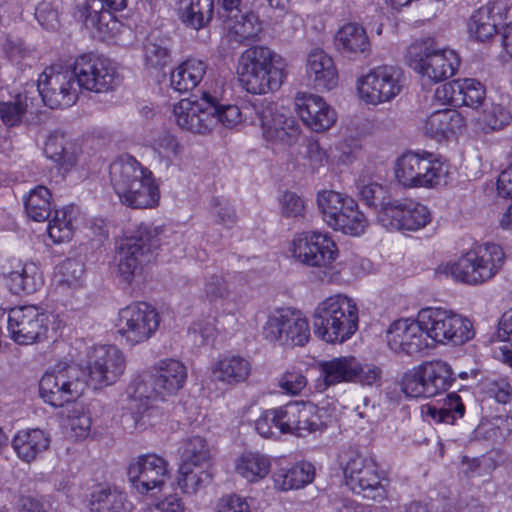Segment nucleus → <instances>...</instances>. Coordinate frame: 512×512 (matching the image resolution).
<instances>
[{
	"label": "nucleus",
	"instance_id": "obj_23",
	"mask_svg": "<svg viewBox=\"0 0 512 512\" xmlns=\"http://www.w3.org/2000/svg\"><path fill=\"white\" fill-rule=\"evenodd\" d=\"M378 221L390 230L416 231L425 227L431 216L428 208L413 200H394L381 204Z\"/></svg>",
	"mask_w": 512,
	"mask_h": 512
},
{
	"label": "nucleus",
	"instance_id": "obj_27",
	"mask_svg": "<svg viewBox=\"0 0 512 512\" xmlns=\"http://www.w3.org/2000/svg\"><path fill=\"white\" fill-rule=\"evenodd\" d=\"M386 339L390 349L396 353L412 355L431 347L420 322V311L415 320L402 318L392 322L387 329Z\"/></svg>",
	"mask_w": 512,
	"mask_h": 512
},
{
	"label": "nucleus",
	"instance_id": "obj_44",
	"mask_svg": "<svg viewBox=\"0 0 512 512\" xmlns=\"http://www.w3.org/2000/svg\"><path fill=\"white\" fill-rule=\"evenodd\" d=\"M315 475L314 466L301 462L290 468H280L274 473L276 487L283 491L299 489L312 482Z\"/></svg>",
	"mask_w": 512,
	"mask_h": 512
},
{
	"label": "nucleus",
	"instance_id": "obj_34",
	"mask_svg": "<svg viewBox=\"0 0 512 512\" xmlns=\"http://www.w3.org/2000/svg\"><path fill=\"white\" fill-rule=\"evenodd\" d=\"M155 385L160 393L166 397L175 394L185 385L187 368L179 360L163 359L154 367Z\"/></svg>",
	"mask_w": 512,
	"mask_h": 512
},
{
	"label": "nucleus",
	"instance_id": "obj_46",
	"mask_svg": "<svg viewBox=\"0 0 512 512\" xmlns=\"http://www.w3.org/2000/svg\"><path fill=\"white\" fill-rule=\"evenodd\" d=\"M205 99L208 103L207 108L215 119V126L222 124L231 128L241 122L240 109L236 105L224 103L218 90H205Z\"/></svg>",
	"mask_w": 512,
	"mask_h": 512
},
{
	"label": "nucleus",
	"instance_id": "obj_14",
	"mask_svg": "<svg viewBox=\"0 0 512 512\" xmlns=\"http://www.w3.org/2000/svg\"><path fill=\"white\" fill-rule=\"evenodd\" d=\"M264 338L281 346H304L310 338L307 318L289 307L271 311L262 327Z\"/></svg>",
	"mask_w": 512,
	"mask_h": 512
},
{
	"label": "nucleus",
	"instance_id": "obj_13",
	"mask_svg": "<svg viewBox=\"0 0 512 512\" xmlns=\"http://www.w3.org/2000/svg\"><path fill=\"white\" fill-rule=\"evenodd\" d=\"M85 383L81 380V370L74 364L58 363L42 376L39 382L43 400L54 407L81 396Z\"/></svg>",
	"mask_w": 512,
	"mask_h": 512
},
{
	"label": "nucleus",
	"instance_id": "obj_12",
	"mask_svg": "<svg viewBox=\"0 0 512 512\" xmlns=\"http://www.w3.org/2000/svg\"><path fill=\"white\" fill-rule=\"evenodd\" d=\"M51 314L36 305H20L7 313V330L10 338L19 345H32L48 339Z\"/></svg>",
	"mask_w": 512,
	"mask_h": 512
},
{
	"label": "nucleus",
	"instance_id": "obj_60",
	"mask_svg": "<svg viewBox=\"0 0 512 512\" xmlns=\"http://www.w3.org/2000/svg\"><path fill=\"white\" fill-rule=\"evenodd\" d=\"M203 292L210 302H214L227 299L231 289L223 275L212 274L205 277Z\"/></svg>",
	"mask_w": 512,
	"mask_h": 512
},
{
	"label": "nucleus",
	"instance_id": "obj_32",
	"mask_svg": "<svg viewBox=\"0 0 512 512\" xmlns=\"http://www.w3.org/2000/svg\"><path fill=\"white\" fill-rule=\"evenodd\" d=\"M307 75L318 90H332L338 83V72L333 59L323 50L316 49L307 58Z\"/></svg>",
	"mask_w": 512,
	"mask_h": 512
},
{
	"label": "nucleus",
	"instance_id": "obj_59",
	"mask_svg": "<svg viewBox=\"0 0 512 512\" xmlns=\"http://www.w3.org/2000/svg\"><path fill=\"white\" fill-rule=\"evenodd\" d=\"M59 283L70 288H78L83 284L84 265L75 259H66L59 266Z\"/></svg>",
	"mask_w": 512,
	"mask_h": 512
},
{
	"label": "nucleus",
	"instance_id": "obj_3",
	"mask_svg": "<svg viewBox=\"0 0 512 512\" xmlns=\"http://www.w3.org/2000/svg\"><path fill=\"white\" fill-rule=\"evenodd\" d=\"M285 67L284 59L270 48L253 46L241 54L238 71L247 92L266 94L280 88Z\"/></svg>",
	"mask_w": 512,
	"mask_h": 512
},
{
	"label": "nucleus",
	"instance_id": "obj_1",
	"mask_svg": "<svg viewBox=\"0 0 512 512\" xmlns=\"http://www.w3.org/2000/svg\"><path fill=\"white\" fill-rule=\"evenodd\" d=\"M110 181L120 201L132 208L158 205L160 191L152 172L134 157L120 156L109 167Z\"/></svg>",
	"mask_w": 512,
	"mask_h": 512
},
{
	"label": "nucleus",
	"instance_id": "obj_61",
	"mask_svg": "<svg viewBox=\"0 0 512 512\" xmlns=\"http://www.w3.org/2000/svg\"><path fill=\"white\" fill-rule=\"evenodd\" d=\"M211 213L218 224L227 228L237 222V214L229 200L222 197H213L211 200Z\"/></svg>",
	"mask_w": 512,
	"mask_h": 512
},
{
	"label": "nucleus",
	"instance_id": "obj_42",
	"mask_svg": "<svg viewBox=\"0 0 512 512\" xmlns=\"http://www.w3.org/2000/svg\"><path fill=\"white\" fill-rule=\"evenodd\" d=\"M44 284L42 272L32 262L25 263L20 270L11 271L8 274V287L12 294H32L38 291Z\"/></svg>",
	"mask_w": 512,
	"mask_h": 512
},
{
	"label": "nucleus",
	"instance_id": "obj_63",
	"mask_svg": "<svg viewBox=\"0 0 512 512\" xmlns=\"http://www.w3.org/2000/svg\"><path fill=\"white\" fill-rule=\"evenodd\" d=\"M2 49L6 58L16 65L32 56V50L19 38L8 37L3 43Z\"/></svg>",
	"mask_w": 512,
	"mask_h": 512
},
{
	"label": "nucleus",
	"instance_id": "obj_10",
	"mask_svg": "<svg viewBox=\"0 0 512 512\" xmlns=\"http://www.w3.org/2000/svg\"><path fill=\"white\" fill-rule=\"evenodd\" d=\"M448 166L430 153L408 152L397 159L395 176L406 188H435L445 183Z\"/></svg>",
	"mask_w": 512,
	"mask_h": 512
},
{
	"label": "nucleus",
	"instance_id": "obj_41",
	"mask_svg": "<svg viewBox=\"0 0 512 512\" xmlns=\"http://www.w3.org/2000/svg\"><path fill=\"white\" fill-rule=\"evenodd\" d=\"M207 65L198 59H188L170 74V85L179 93H186L198 86L206 73Z\"/></svg>",
	"mask_w": 512,
	"mask_h": 512
},
{
	"label": "nucleus",
	"instance_id": "obj_55",
	"mask_svg": "<svg viewBox=\"0 0 512 512\" xmlns=\"http://www.w3.org/2000/svg\"><path fill=\"white\" fill-rule=\"evenodd\" d=\"M498 336L502 338L503 344L494 349V357L512 366V308L502 315L499 321Z\"/></svg>",
	"mask_w": 512,
	"mask_h": 512
},
{
	"label": "nucleus",
	"instance_id": "obj_17",
	"mask_svg": "<svg viewBox=\"0 0 512 512\" xmlns=\"http://www.w3.org/2000/svg\"><path fill=\"white\" fill-rule=\"evenodd\" d=\"M403 88V75L394 66H378L358 81V94L366 104L379 105L390 102Z\"/></svg>",
	"mask_w": 512,
	"mask_h": 512
},
{
	"label": "nucleus",
	"instance_id": "obj_39",
	"mask_svg": "<svg viewBox=\"0 0 512 512\" xmlns=\"http://www.w3.org/2000/svg\"><path fill=\"white\" fill-rule=\"evenodd\" d=\"M465 127V120L454 109H441L432 112L425 120L424 129L431 137H447L449 133L455 134Z\"/></svg>",
	"mask_w": 512,
	"mask_h": 512
},
{
	"label": "nucleus",
	"instance_id": "obj_40",
	"mask_svg": "<svg viewBox=\"0 0 512 512\" xmlns=\"http://www.w3.org/2000/svg\"><path fill=\"white\" fill-rule=\"evenodd\" d=\"M335 42L343 54L367 56L370 53V41L365 29L355 23L341 27L336 34Z\"/></svg>",
	"mask_w": 512,
	"mask_h": 512
},
{
	"label": "nucleus",
	"instance_id": "obj_31",
	"mask_svg": "<svg viewBox=\"0 0 512 512\" xmlns=\"http://www.w3.org/2000/svg\"><path fill=\"white\" fill-rule=\"evenodd\" d=\"M241 0H222L224 27L234 39L242 43L251 40L261 32V23L258 17L252 12H242L239 9Z\"/></svg>",
	"mask_w": 512,
	"mask_h": 512
},
{
	"label": "nucleus",
	"instance_id": "obj_28",
	"mask_svg": "<svg viewBox=\"0 0 512 512\" xmlns=\"http://www.w3.org/2000/svg\"><path fill=\"white\" fill-rule=\"evenodd\" d=\"M318 377L314 383V391L325 392L328 388L341 383L355 382L360 371V362L354 356H340L316 363Z\"/></svg>",
	"mask_w": 512,
	"mask_h": 512
},
{
	"label": "nucleus",
	"instance_id": "obj_48",
	"mask_svg": "<svg viewBox=\"0 0 512 512\" xmlns=\"http://www.w3.org/2000/svg\"><path fill=\"white\" fill-rule=\"evenodd\" d=\"M182 20L196 30L206 26L212 19L214 0H181Z\"/></svg>",
	"mask_w": 512,
	"mask_h": 512
},
{
	"label": "nucleus",
	"instance_id": "obj_29",
	"mask_svg": "<svg viewBox=\"0 0 512 512\" xmlns=\"http://www.w3.org/2000/svg\"><path fill=\"white\" fill-rule=\"evenodd\" d=\"M205 90L199 101L182 99L174 105L173 115L178 127L195 134H206L215 127V119L207 108Z\"/></svg>",
	"mask_w": 512,
	"mask_h": 512
},
{
	"label": "nucleus",
	"instance_id": "obj_52",
	"mask_svg": "<svg viewBox=\"0 0 512 512\" xmlns=\"http://www.w3.org/2000/svg\"><path fill=\"white\" fill-rule=\"evenodd\" d=\"M132 507L127 495L119 491L101 490L91 501L93 512H130Z\"/></svg>",
	"mask_w": 512,
	"mask_h": 512
},
{
	"label": "nucleus",
	"instance_id": "obj_26",
	"mask_svg": "<svg viewBox=\"0 0 512 512\" xmlns=\"http://www.w3.org/2000/svg\"><path fill=\"white\" fill-rule=\"evenodd\" d=\"M256 114L267 141L288 146L297 141L299 125L287 111H280L276 104L269 102L256 108Z\"/></svg>",
	"mask_w": 512,
	"mask_h": 512
},
{
	"label": "nucleus",
	"instance_id": "obj_4",
	"mask_svg": "<svg viewBox=\"0 0 512 512\" xmlns=\"http://www.w3.org/2000/svg\"><path fill=\"white\" fill-rule=\"evenodd\" d=\"M358 307L352 298L337 294L319 302L313 312L316 336L327 343H343L358 329Z\"/></svg>",
	"mask_w": 512,
	"mask_h": 512
},
{
	"label": "nucleus",
	"instance_id": "obj_50",
	"mask_svg": "<svg viewBox=\"0 0 512 512\" xmlns=\"http://www.w3.org/2000/svg\"><path fill=\"white\" fill-rule=\"evenodd\" d=\"M24 206L29 218L37 222L47 220L51 214V193L45 186L38 185L24 198Z\"/></svg>",
	"mask_w": 512,
	"mask_h": 512
},
{
	"label": "nucleus",
	"instance_id": "obj_35",
	"mask_svg": "<svg viewBox=\"0 0 512 512\" xmlns=\"http://www.w3.org/2000/svg\"><path fill=\"white\" fill-rule=\"evenodd\" d=\"M250 361L239 355H229L219 359L212 366V380L226 386L243 383L250 376Z\"/></svg>",
	"mask_w": 512,
	"mask_h": 512
},
{
	"label": "nucleus",
	"instance_id": "obj_5",
	"mask_svg": "<svg viewBox=\"0 0 512 512\" xmlns=\"http://www.w3.org/2000/svg\"><path fill=\"white\" fill-rule=\"evenodd\" d=\"M406 60L423 79L434 83L452 77L460 65V59L454 50L440 47L432 38L411 44Z\"/></svg>",
	"mask_w": 512,
	"mask_h": 512
},
{
	"label": "nucleus",
	"instance_id": "obj_37",
	"mask_svg": "<svg viewBox=\"0 0 512 512\" xmlns=\"http://www.w3.org/2000/svg\"><path fill=\"white\" fill-rule=\"evenodd\" d=\"M49 445V435L40 429L18 431L12 440V447L17 456L27 463L35 460Z\"/></svg>",
	"mask_w": 512,
	"mask_h": 512
},
{
	"label": "nucleus",
	"instance_id": "obj_64",
	"mask_svg": "<svg viewBox=\"0 0 512 512\" xmlns=\"http://www.w3.org/2000/svg\"><path fill=\"white\" fill-rule=\"evenodd\" d=\"M214 331V319L207 317L195 321L189 328L188 333L194 345L202 346L209 342L214 335Z\"/></svg>",
	"mask_w": 512,
	"mask_h": 512
},
{
	"label": "nucleus",
	"instance_id": "obj_24",
	"mask_svg": "<svg viewBox=\"0 0 512 512\" xmlns=\"http://www.w3.org/2000/svg\"><path fill=\"white\" fill-rule=\"evenodd\" d=\"M346 483L350 489L367 499H383L385 490L380 483L378 467L374 459L353 454L344 467Z\"/></svg>",
	"mask_w": 512,
	"mask_h": 512
},
{
	"label": "nucleus",
	"instance_id": "obj_20",
	"mask_svg": "<svg viewBox=\"0 0 512 512\" xmlns=\"http://www.w3.org/2000/svg\"><path fill=\"white\" fill-rule=\"evenodd\" d=\"M291 252L300 263L310 267L330 266L338 256V248L331 236L318 231L296 235L292 240Z\"/></svg>",
	"mask_w": 512,
	"mask_h": 512
},
{
	"label": "nucleus",
	"instance_id": "obj_38",
	"mask_svg": "<svg viewBox=\"0 0 512 512\" xmlns=\"http://www.w3.org/2000/svg\"><path fill=\"white\" fill-rule=\"evenodd\" d=\"M172 42L169 37L150 33L143 42V62L147 69L161 70L171 61Z\"/></svg>",
	"mask_w": 512,
	"mask_h": 512
},
{
	"label": "nucleus",
	"instance_id": "obj_45",
	"mask_svg": "<svg viewBox=\"0 0 512 512\" xmlns=\"http://www.w3.org/2000/svg\"><path fill=\"white\" fill-rule=\"evenodd\" d=\"M464 413L465 406L456 393L448 394L441 406L428 404L422 407V414L436 423L454 424Z\"/></svg>",
	"mask_w": 512,
	"mask_h": 512
},
{
	"label": "nucleus",
	"instance_id": "obj_62",
	"mask_svg": "<svg viewBox=\"0 0 512 512\" xmlns=\"http://www.w3.org/2000/svg\"><path fill=\"white\" fill-rule=\"evenodd\" d=\"M255 429L262 437H273L280 435V417L277 408L268 409L262 412L255 421Z\"/></svg>",
	"mask_w": 512,
	"mask_h": 512
},
{
	"label": "nucleus",
	"instance_id": "obj_49",
	"mask_svg": "<svg viewBox=\"0 0 512 512\" xmlns=\"http://www.w3.org/2000/svg\"><path fill=\"white\" fill-rule=\"evenodd\" d=\"M468 31L479 42L491 39L497 33V19L490 6L476 10L468 23Z\"/></svg>",
	"mask_w": 512,
	"mask_h": 512
},
{
	"label": "nucleus",
	"instance_id": "obj_33",
	"mask_svg": "<svg viewBox=\"0 0 512 512\" xmlns=\"http://www.w3.org/2000/svg\"><path fill=\"white\" fill-rule=\"evenodd\" d=\"M45 156L66 173L77 163V146L63 132H51L44 145Z\"/></svg>",
	"mask_w": 512,
	"mask_h": 512
},
{
	"label": "nucleus",
	"instance_id": "obj_8",
	"mask_svg": "<svg viewBox=\"0 0 512 512\" xmlns=\"http://www.w3.org/2000/svg\"><path fill=\"white\" fill-rule=\"evenodd\" d=\"M317 204L324 222L332 229L353 236L364 233L368 222L353 198L324 190L318 193Z\"/></svg>",
	"mask_w": 512,
	"mask_h": 512
},
{
	"label": "nucleus",
	"instance_id": "obj_21",
	"mask_svg": "<svg viewBox=\"0 0 512 512\" xmlns=\"http://www.w3.org/2000/svg\"><path fill=\"white\" fill-rule=\"evenodd\" d=\"M280 417V433L304 436L306 433L321 431L329 422L324 408L303 402H289L277 407Z\"/></svg>",
	"mask_w": 512,
	"mask_h": 512
},
{
	"label": "nucleus",
	"instance_id": "obj_30",
	"mask_svg": "<svg viewBox=\"0 0 512 512\" xmlns=\"http://www.w3.org/2000/svg\"><path fill=\"white\" fill-rule=\"evenodd\" d=\"M295 109L302 122L315 132L328 130L337 118L335 110L314 94L297 93Z\"/></svg>",
	"mask_w": 512,
	"mask_h": 512
},
{
	"label": "nucleus",
	"instance_id": "obj_43",
	"mask_svg": "<svg viewBox=\"0 0 512 512\" xmlns=\"http://www.w3.org/2000/svg\"><path fill=\"white\" fill-rule=\"evenodd\" d=\"M270 469V458L260 452H245L235 460V472L250 483L263 480Z\"/></svg>",
	"mask_w": 512,
	"mask_h": 512
},
{
	"label": "nucleus",
	"instance_id": "obj_53",
	"mask_svg": "<svg viewBox=\"0 0 512 512\" xmlns=\"http://www.w3.org/2000/svg\"><path fill=\"white\" fill-rule=\"evenodd\" d=\"M152 149L169 167L173 160L179 159L182 156L184 145L171 132L161 131L153 138Z\"/></svg>",
	"mask_w": 512,
	"mask_h": 512
},
{
	"label": "nucleus",
	"instance_id": "obj_7",
	"mask_svg": "<svg viewBox=\"0 0 512 512\" xmlns=\"http://www.w3.org/2000/svg\"><path fill=\"white\" fill-rule=\"evenodd\" d=\"M420 322L431 347L435 344L462 345L474 336L473 325L468 318L441 307L422 308Z\"/></svg>",
	"mask_w": 512,
	"mask_h": 512
},
{
	"label": "nucleus",
	"instance_id": "obj_25",
	"mask_svg": "<svg viewBox=\"0 0 512 512\" xmlns=\"http://www.w3.org/2000/svg\"><path fill=\"white\" fill-rule=\"evenodd\" d=\"M127 6V0H76V17L87 29L106 37L117 26L114 12Z\"/></svg>",
	"mask_w": 512,
	"mask_h": 512
},
{
	"label": "nucleus",
	"instance_id": "obj_58",
	"mask_svg": "<svg viewBox=\"0 0 512 512\" xmlns=\"http://www.w3.org/2000/svg\"><path fill=\"white\" fill-rule=\"evenodd\" d=\"M91 416L82 407H74L68 415L67 428L69 434L76 440L85 439L90 434Z\"/></svg>",
	"mask_w": 512,
	"mask_h": 512
},
{
	"label": "nucleus",
	"instance_id": "obj_36",
	"mask_svg": "<svg viewBox=\"0 0 512 512\" xmlns=\"http://www.w3.org/2000/svg\"><path fill=\"white\" fill-rule=\"evenodd\" d=\"M37 91L25 89L19 93L13 101L0 102V119L6 126H17L21 123L25 114H34L41 106V100Z\"/></svg>",
	"mask_w": 512,
	"mask_h": 512
},
{
	"label": "nucleus",
	"instance_id": "obj_18",
	"mask_svg": "<svg viewBox=\"0 0 512 512\" xmlns=\"http://www.w3.org/2000/svg\"><path fill=\"white\" fill-rule=\"evenodd\" d=\"M73 73L79 89L103 93L113 90L118 84V75L113 62L93 53L75 59Z\"/></svg>",
	"mask_w": 512,
	"mask_h": 512
},
{
	"label": "nucleus",
	"instance_id": "obj_15",
	"mask_svg": "<svg viewBox=\"0 0 512 512\" xmlns=\"http://www.w3.org/2000/svg\"><path fill=\"white\" fill-rule=\"evenodd\" d=\"M30 91H37L41 104L51 109L72 106L79 96V85L73 70L58 71L53 67L46 68L37 81V86L31 85Z\"/></svg>",
	"mask_w": 512,
	"mask_h": 512
},
{
	"label": "nucleus",
	"instance_id": "obj_22",
	"mask_svg": "<svg viewBox=\"0 0 512 512\" xmlns=\"http://www.w3.org/2000/svg\"><path fill=\"white\" fill-rule=\"evenodd\" d=\"M169 463L154 454H142L133 458L127 467V477L133 489L140 494L160 491L170 478Z\"/></svg>",
	"mask_w": 512,
	"mask_h": 512
},
{
	"label": "nucleus",
	"instance_id": "obj_19",
	"mask_svg": "<svg viewBox=\"0 0 512 512\" xmlns=\"http://www.w3.org/2000/svg\"><path fill=\"white\" fill-rule=\"evenodd\" d=\"M156 388L155 376L149 373L137 375L128 385L126 393L131 414L126 417V421H133L135 430H143L152 425L150 418L156 412L153 402L165 398Z\"/></svg>",
	"mask_w": 512,
	"mask_h": 512
},
{
	"label": "nucleus",
	"instance_id": "obj_9",
	"mask_svg": "<svg viewBox=\"0 0 512 512\" xmlns=\"http://www.w3.org/2000/svg\"><path fill=\"white\" fill-rule=\"evenodd\" d=\"M455 379V374L447 362L427 361L403 375L401 389L407 397L430 398L447 391Z\"/></svg>",
	"mask_w": 512,
	"mask_h": 512
},
{
	"label": "nucleus",
	"instance_id": "obj_47",
	"mask_svg": "<svg viewBox=\"0 0 512 512\" xmlns=\"http://www.w3.org/2000/svg\"><path fill=\"white\" fill-rule=\"evenodd\" d=\"M209 467L183 463L178 470L177 485L185 494H195L211 480Z\"/></svg>",
	"mask_w": 512,
	"mask_h": 512
},
{
	"label": "nucleus",
	"instance_id": "obj_11",
	"mask_svg": "<svg viewBox=\"0 0 512 512\" xmlns=\"http://www.w3.org/2000/svg\"><path fill=\"white\" fill-rule=\"evenodd\" d=\"M159 325V313L152 305L134 302L119 310L116 333L122 343L134 347L153 337Z\"/></svg>",
	"mask_w": 512,
	"mask_h": 512
},
{
	"label": "nucleus",
	"instance_id": "obj_16",
	"mask_svg": "<svg viewBox=\"0 0 512 512\" xmlns=\"http://www.w3.org/2000/svg\"><path fill=\"white\" fill-rule=\"evenodd\" d=\"M124 353L116 345H98L87 354L88 384L101 389L115 384L124 374Z\"/></svg>",
	"mask_w": 512,
	"mask_h": 512
},
{
	"label": "nucleus",
	"instance_id": "obj_56",
	"mask_svg": "<svg viewBox=\"0 0 512 512\" xmlns=\"http://www.w3.org/2000/svg\"><path fill=\"white\" fill-rule=\"evenodd\" d=\"M460 106L478 108L486 98L485 86L473 78L459 79Z\"/></svg>",
	"mask_w": 512,
	"mask_h": 512
},
{
	"label": "nucleus",
	"instance_id": "obj_57",
	"mask_svg": "<svg viewBox=\"0 0 512 512\" xmlns=\"http://www.w3.org/2000/svg\"><path fill=\"white\" fill-rule=\"evenodd\" d=\"M182 458L183 463L209 467L210 450L205 439L199 436L188 439L184 445Z\"/></svg>",
	"mask_w": 512,
	"mask_h": 512
},
{
	"label": "nucleus",
	"instance_id": "obj_6",
	"mask_svg": "<svg viewBox=\"0 0 512 512\" xmlns=\"http://www.w3.org/2000/svg\"><path fill=\"white\" fill-rule=\"evenodd\" d=\"M160 232L158 227L141 224L121 240L118 247V270L127 283L152 260L154 250L160 246Z\"/></svg>",
	"mask_w": 512,
	"mask_h": 512
},
{
	"label": "nucleus",
	"instance_id": "obj_54",
	"mask_svg": "<svg viewBox=\"0 0 512 512\" xmlns=\"http://www.w3.org/2000/svg\"><path fill=\"white\" fill-rule=\"evenodd\" d=\"M509 111L501 104L485 105L476 121L477 127L484 133L503 129L510 121Z\"/></svg>",
	"mask_w": 512,
	"mask_h": 512
},
{
	"label": "nucleus",
	"instance_id": "obj_51",
	"mask_svg": "<svg viewBox=\"0 0 512 512\" xmlns=\"http://www.w3.org/2000/svg\"><path fill=\"white\" fill-rule=\"evenodd\" d=\"M75 208L66 206L55 210L53 219L49 222L47 232L54 243H62L71 239L73 235V220Z\"/></svg>",
	"mask_w": 512,
	"mask_h": 512
},
{
	"label": "nucleus",
	"instance_id": "obj_2",
	"mask_svg": "<svg viewBox=\"0 0 512 512\" xmlns=\"http://www.w3.org/2000/svg\"><path fill=\"white\" fill-rule=\"evenodd\" d=\"M503 263L502 248L497 244L486 243L462 253L454 261L440 264L436 273L451 277L456 282L475 286L494 278Z\"/></svg>",
	"mask_w": 512,
	"mask_h": 512
}]
</instances>
